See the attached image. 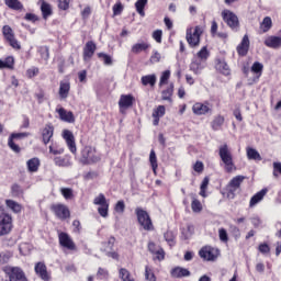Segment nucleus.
Wrapping results in <instances>:
<instances>
[{
	"instance_id": "obj_36",
	"label": "nucleus",
	"mask_w": 281,
	"mask_h": 281,
	"mask_svg": "<svg viewBox=\"0 0 281 281\" xmlns=\"http://www.w3.org/2000/svg\"><path fill=\"white\" fill-rule=\"evenodd\" d=\"M247 157L248 159H254L255 161H262V156H260V153L254 148H247Z\"/></svg>"
},
{
	"instance_id": "obj_47",
	"label": "nucleus",
	"mask_w": 281,
	"mask_h": 281,
	"mask_svg": "<svg viewBox=\"0 0 281 281\" xmlns=\"http://www.w3.org/2000/svg\"><path fill=\"white\" fill-rule=\"evenodd\" d=\"M224 123L225 119L223 116L215 117L214 121L212 122L213 131H218L220 126H223Z\"/></svg>"
},
{
	"instance_id": "obj_3",
	"label": "nucleus",
	"mask_w": 281,
	"mask_h": 281,
	"mask_svg": "<svg viewBox=\"0 0 281 281\" xmlns=\"http://www.w3.org/2000/svg\"><path fill=\"white\" fill-rule=\"evenodd\" d=\"M12 232V215L5 212V207L0 205V237L8 236Z\"/></svg>"
},
{
	"instance_id": "obj_13",
	"label": "nucleus",
	"mask_w": 281,
	"mask_h": 281,
	"mask_svg": "<svg viewBox=\"0 0 281 281\" xmlns=\"http://www.w3.org/2000/svg\"><path fill=\"white\" fill-rule=\"evenodd\" d=\"M194 115H212V105L209 102L195 103L192 106Z\"/></svg>"
},
{
	"instance_id": "obj_23",
	"label": "nucleus",
	"mask_w": 281,
	"mask_h": 281,
	"mask_svg": "<svg viewBox=\"0 0 281 281\" xmlns=\"http://www.w3.org/2000/svg\"><path fill=\"white\" fill-rule=\"evenodd\" d=\"M190 277V270L182 268V267H176L171 270V278H188Z\"/></svg>"
},
{
	"instance_id": "obj_12",
	"label": "nucleus",
	"mask_w": 281,
	"mask_h": 281,
	"mask_svg": "<svg viewBox=\"0 0 281 281\" xmlns=\"http://www.w3.org/2000/svg\"><path fill=\"white\" fill-rule=\"evenodd\" d=\"M59 245L64 247L65 249H69V251H76V244L74 243V239L69 236L67 233H59Z\"/></svg>"
},
{
	"instance_id": "obj_41",
	"label": "nucleus",
	"mask_w": 281,
	"mask_h": 281,
	"mask_svg": "<svg viewBox=\"0 0 281 281\" xmlns=\"http://www.w3.org/2000/svg\"><path fill=\"white\" fill-rule=\"evenodd\" d=\"M216 69L221 71L224 76H229V66L225 61H220L216 65Z\"/></svg>"
},
{
	"instance_id": "obj_8",
	"label": "nucleus",
	"mask_w": 281,
	"mask_h": 281,
	"mask_svg": "<svg viewBox=\"0 0 281 281\" xmlns=\"http://www.w3.org/2000/svg\"><path fill=\"white\" fill-rule=\"evenodd\" d=\"M199 256L207 262H214L218 258V249L206 246L199 251Z\"/></svg>"
},
{
	"instance_id": "obj_29",
	"label": "nucleus",
	"mask_w": 281,
	"mask_h": 281,
	"mask_svg": "<svg viewBox=\"0 0 281 281\" xmlns=\"http://www.w3.org/2000/svg\"><path fill=\"white\" fill-rule=\"evenodd\" d=\"M69 89H71L69 82H60L59 98H61L63 100L67 99L69 97Z\"/></svg>"
},
{
	"instance_id": "obj_25",
	"label": "nucleus",
	"mask_w": 281,
	"mask_h": 281,
	"mask_svg": "<svg viewBox=\"0 0 281 281\" xmlns=\"http://www.w3.org/2000/svg\"><path fill=\"white\" fill-rule=\"evenodd\" d=\"M268 190L262 189L261 191L257 192L251 199H250V207H254V205H258L262 199L267 195Z\"/></svg>"
},
{
	"instance_id": "obj_45",
	"label": "nucleus",
	"mask_w": 281,
	"mask_h": 281,
	"mask_svg": "<svg viewBox=\"0 0 281 281\" xmlns=\"http://www.w3.org/2000/svg\"><path fill=\"white\" fill-rule=\"evenodd\" d=\"M149 161H150L153 171L157 172V168H158V165H157V154H155L154 149L150 150Z\"/></svg>"
},
{
	"instance_id": "obj_46",
	"label": "nucleus",
	"mask_w": 281,
	"mask_h": 281,
	"mask_svg": "<svg viewBox=\"0 0 281 281\" xmlns=\"http://www.w3.org/2000/svg\"><path fill=\"white\" fill-rule=\"evenodd\" d=\"M145 280L147 281H157V277L155 276V272H153V269L150 267H145Z\"/></svg>"
},
{
	"instance_id": "obj_18",
	"label": "nucleus",
	"mask_w": 281,
	"mask_h": 281,
	"mask_svg": "<svg viewBox=\"0 0 281 281\" xmlns=\"http://www.w3.org/2000/svg\"><path fill=\"white\" fill-rule=\"evenodd\" d=\"M93 54H95V43L87 42L83 48V60H91L93 58Z\"/></svg>"
},
{
	"instance_id": "obj_20",
	"label": "nucleus",
	"mask_w": 281,
	"mask_h": 281,
	"mask_svg": "<svg viewBox=\"0 0 281 281\" xmlns=\"http://www.w3.org/2000/svg\"><path fill=\"white\" fill-rule=\"evenodd\" d=\"M248 52H249V36L244 35L240 44L237 46V53L240 56H247Z\"/></svg>"
},
{
	"instance_id": "obj_37",
	"label": "nucleus",
	"mask_w": 281,
	"mask_h": 281,
	"mask_svg": "<svg viewBox=\"0 0 281 281\" xmlns=\"http://www.w3.org/2000/svg\"><path fill=\"white\" fill-rule=\"evenodd\" d=\"M147 3H148V0H137L136 1L135 8L139 15L146 16V12H144V9L146 8Z\"/></svg>"
},
{
	"instance_id": "obj_59",
	"label": "nucleus",
	"mask_w": 281,
	"mask_h": 281,
	"mask_svg": "<svg viewBox=\"0 0 281 281\" xmlns=\"http://www.w3.org/2000/svg\"><path fill=\"white\" fill-rule=\"evenodd\" d=\"M124 10V7H122V3H116L113 5V14L114 16H120L122 14V11Z\"/></svg>"
},
{
	"instance_id": "obj_38",
	"label": "nucleus",
	"mask_w": 281,
	"mask_h": 281,
	"mask_svg": "<svg viewBox=\"0 0 281 281\" xmlns=\"http://www.w3.org/2000/svg\"><path fill=\"white\" fill-rule=\"evenodd\" d=\"M175 91V85H170L169 88L162 91L161 98L162 100H167L168 102H172V92Z\"/></svg>"
},
{
	"instance_id": "obj_63",
	"label": "nucleus",
	"mask_w": 281,
	"mask_h": 281,
	"mask_svg": "<svg viewBox=\"0 0 281 281\" xmlns=\"http://www.w3.org/2000/svg\"><path fill=\"white\" fill-rule=\"evenodd\" d=\"M26 74H27L29 78H34V76H36V74H38V68L33 67V68L29 69L26 71Z\"/></svg>"
},
{
	"instance_id": "obj_28",
	"label": "nucleus",
	"mask_w": 281,
	"mask_h": 281,
	"mask_svg": "<svg viewBox=\"0 0 281 281\" xmlns=\"http://www.w3.org/2000/svg\"><path fill=\"white\" fill-rule=\"evenodd\" d=\"M55 165H57L59 168H69L71 164V158L69 157H55L54 158Z\"/></svg>"
},
{
	"instance_id": "obj_32",
	"label": "nucleus",
	"mask_w": 281,
	"mask_h": 281,
	"mask_svg": "<svg viewBox=\"0 0 281 281\" xmlns=\"http://www.w3.org/2000/svg\"><path fill=\"white\" fill-rule=\"evenodd\" d=\"M41 10L43 14V19L47 20L52 16V5L45 1H42Z\"/></svg>"
},
{
	"instance_id": "obj_58",
	"label": "nucleus",
	"mask_w": 281,
	"mask_h": 281,
	"mask_svg": "<svg viewBox=\"0 0 281 281\" xmlns=\"http://www.w3.org/2000/svg\"><path fill=\"white\" fill-rule=\"evenodd\" d=\"M153 38L156 43H161V37L164 36V32L161 30H156L153 32Z\"/></svg>"
},
{
	"instance_id": "obj_55",
	"label": "nucleus",
	"mask_w": 281,
	"mask_h": 281,
	"mask_svg": "<svg viewBox=\"0 0 281 281\" xmlns=\"http://www.w3.org/2000/svg\"><path fill=\"white\" fill-rule=\"evenodd\" d=\"M64 199L69 200V199H74V190L69 189V188H63L60 190Z\"/></svg>"
},
{
	"instance_id": "obj_64",
	"label": "nucleus",
	"mask_w": 281,
	"mask_h": 281,
	"mask_svg": "<svg viewBox=\"0 0 281 281\" xmlns=\"http://www.w3.org/2000/svg\"><path fill=\"white\" fill-rule=\"evenodd\" d=\"M259 251L261 254H269V251H270L269 245H267V244L259 245Z\"/></svg>"
},
{
	"instance_id": "obj_24",
	"label": "nucleus",
	"mask_w": 281,
	"mask_h": 281,
	"mask_svg": "<svg viewBox=\"0 0 281 281\" xmlns=\"http://www.w3.org/2000/svg\"><path fill=\"white\" fill-rule=\"evenodd\" d=\"M265 45L267 47H271L272 49H278V47H281V37L270 36L265 40Z\"/></svg>"
},
{
	"instance_id": "obj_34",
	"label": "nucleus",
	"mask_w": 281,
	"mask_h": 281,
	"mask_svg": "<svg viewBox=\"0 0 281 281\" xmlns=\"http://www.w3.org/2000/svg\"><path fill=\"white\" fill-rule=\"evenodd\" d=\"M195 58L202 63H205V60L210 58V52L207 50V46L202 47L201 50L196 54Z\"/></svg>"
},
{
	"instance_id": "obj_5",
	"label": "nucleus",
	"mask_w": 281,
	"mask_h": 281,
	"mask_svg": "<svg viewBox=\"0 0 281 281\" xmlns=\"http://www.w3.org/2000/svg\"><path fill=\"white\" fill-rule=\"evenodd\" d=\"M2 34L10 47L13 49H21V43H19V40L14 36V31L10 25H4L2 27Z\"/></svg>"
},
{
	"instance_id": "obj_30",
	"label": "nucleus",
	"mask_w": 281,
	"mask_h": 281,
	"mask_svg": "<svg viewBox=\"0 0 281 281\" xmlns=\"http://www.w3.org/2000/svg\"><path fill=\"white\" fill-rule=\"evenodd\" d=\"M5 205H7V207H9V210L14 212L15 214H19L21 212V210H23V206H21V204H19L14 200H5Z\"/></svg>"
},
{
	"instance_id": "obj_53",
	"label": "nucleus",
	"mask_w": 281,
	"mask_h": 281,
	"mask_svg": "<svg viewBox=\"0 0 281 281\" xmlns=\"http://www.w3.org/2000/svg\"><path fill=\"white\" fill-rule=\"evenodd\" d=\"M218 236H220V240L222 243H228L229 241V236L227 235V231L225 228H220L218 229Z\"/></svg>"
},
{
	"instance_id": "obj_48",
	"label": "nucleus",
	"mask_w": 281,
	"mask_h": 281,
	"mask_svg": "<svg viewBox=\"0 0 281 281\" xmlns=\"http://www.w3.org/2000/svg\"><path fill=\"white\" fill-rule=\"evenodd\" d=\"M98 58L103 60L104 65L111 66L113 65V58H111V55L104 54V53H99Z\"/></svg>"
},
{
	"instance_id": "obj_56",
	"label": "nucleus",
	"mask_w": 281,
	"mask_h": 281,
	"mask_svg": "<svg viewBox=\"0 0 281 281\" xmlns=\"http://www.w3.org/2000/svg\"><path fill=\"white\" fill-rule=\"evenodd\" d=\"M8 146L13 150V153H21V147L14 143L13 138L9 137Z\"/></svg>"
},
{
	"instance_id": "obj_26",
	"label": "nucleus",
	"mask_w": 281,
	"mask_h": 281,
	"mask_svg": "<svg viewBox=\"0 0 281 281\" xmlns=\"http://www.w3.org/2000/svg\"><path fill=\"white\" fill-rule=\"evenodd\" d=\"M140 82L144 87H155L157 85V76L156 75H146L140 78Z\"/></svg>"
},
{
	"instance_id": "obj_50",
	"label": "nucleus",
	"mask_w": 281,
	"mask_h": 281,
	"mask_svg": "<svg viewBox=\"0 0 281 281\" xmlns=\"http://www.w3.org/2000/svg\"><path fill=\"white\" fill-rule=\"evenodd\" d=\"M168 80H170V70H165L161 74L160 81H159V87H164V85H167Z\"/></svg>"
},
{
	"instance_id": "obj_44",
	"label": "nucleus",
	"mask_w": 281,
	"mask_h": 281,
	"mask_svg": "<svg viewBox=\"0 0 281 281\" xmlns=\"http://www.w3.org/2000/svg\"><path fill=\"white\" fill-rule=\"evenodd\" d=\"M262 69H265V66L260 61H256L251 66V71L254 74H258V77L262 76Z\"/></svg>"
},
{
	"instance_id": "obj_6",
	"label": "nucleus",
	"mask_w": 281,
	"mask_h": 281,
	"mask_svg": "<svg viewBox=\"0 0 281 281\" xmlns=\"http://www.w3.org/2000/svg\"><path fill=\"white\" fill-rule=\"evenodd\" d=\"M201 34H203V27L202 26H195L194 32H187V43L190 45V47H199L201 43Z\"/></svg>"
},
{
	"instance_id": "obj_1",
	"label": "nucleus",
	"mask_w": 281,
	"mask_h": 281,
	"mask_svg": "<svg viewBox=\"0 0 281 281\" xmlns=\"http://www.w3.org/2000/svg\"><path fill=\"white\" fill-rule=\"evenodd\" d=\"M100 159H101L100 155H98L94 147L86 146L81 150V157L79 158V164H81V166H91L93 164H98Z\"/></svg>"
},
{
	"instance_id": "obj_9",
	"label": "nucleus",
	"mask_w": 281,
	"mask_h": 281,
	"mask_svg": "<svg viewBox=\"0 0 281 281\" xmlns=\"http://www.w3.org/2000/svg\"><path fill=\"white\" fill-rule=\"evenodd\" d=\"M50 210L54 212L57 218H60V221H65L71 216L69 207H67L65 204H55L50 207Z\"/></svg>"
},
{
	"instance_id": "obj_49",
	"label": "nucleus",
	"mask_w": 281,
	"mask_h": 281,
	"mask_svg": "<svg viewBox=\"0 0 281 281\" xmlns=\"http://www.w3.org/2000/svg\"><path fill=\"white\" fill-rule=\"evenodd\" d=\"M161 61V53L157 52V50H154L150 58H149V63L151 65H155L157 63H160Z\"/></svg>"
},
{
	"instance_id": "obj_51",
	"label": "nucleus",
	"mask_w": 281,
	"mask_h": 281,
	"mask_svg": "<svg viewBox=\"0 0 281 281\" xmlns=\"http://www.w3.org/2000/svg\"><path fill=\"white\" fill-rule=\"evenodd\" d=\"M94 205H106L109 202H106V196H104L103 193H100L97 198L93 200Z\"/></svg>"
},
{
	"instance_id": "obj_62",
	"label": "nucleus",
	"mask_w": 281,
	"mask_h": 281,
	"mask_svg": "<svg viewBox=\"0 0 281 281\" xmlns=\"http://www.w3.org/2000/svg\"><path fill=\"white\" fill-rule=\"evenodd\" d=\"M193 170L195 172H203V164L201 161H196L193 166Z\"/></svg>"
},
{
	"instance_id": "obj_21",
	"label": "nucleus",
	"mask_w": 281,
	"mask_h": 281,
	"mask_svg": "<svg viewBox=\"0 0 281 281\" xmlns=\"http://www.w3.org/2000/svg\"><path fill=\"white\" fill-rule=\"evenodd\" d=\"M150 49L148 42H138L134 44L131 48L132 54H142V52H147Z\"/></svg>"
},
{
	"instance_id": "obj_22",
	"label": "nucleus",
	"mask_w": 281,
	"mask_h": 281,
	"mask_svg": "<svg viewBox=\"0 0 281 281\" xmlns=\"http://www.w3.org/2000/svg\"><path fill=\"white\" fill-rule=\"evenodd\" d=\"M203 69H205V63L194 57L190 64V70L193 71V74L199 75L201 71H203Z\"/></svg>"
},
{
	"instance_id": "obj_60",
	"label": "nucleus",
	"mask_w": 281,
	"mask_h": 281,
	"mask_svg": "<svg viewBox=\"0 0 281 281\" xmlns=\"http://www.w3.org/2000/svg\"><path fill=\"white\" fill-rule=\"evenodd\" d=\"M58 8L60 10H69V0H58Z\"/></svg>"
},
{
	"instance_id": "obj_40",
	"label": "nucleus",
	"mask_w": 281,
	"mask_h": 281,
	"mask_svg": "<svg viewBox=\"0 0 281 281\" xmlns=\"http://www.w3.org/2000/svg\"><path fill=\"white\" fill-rule=\"evenodd\" d=\"M12 196H23V188L19 183H13L11 186Z\"/></svg>"
},
{
	"instance_id": "obj_27",
	"label": "nucleus",
	"mask_w": 281,
	"mask_h": 281,
	"mask_svg": "<svg viewBox=\"0 0 281 281\" xmlns=\"http://www.w3.org/2000/svg\"><path fill=\"white\" fill-rule=\"evenodd\" d=\"M29 172H38L41 160L38 158H31L26 162Z\"/></svg>"
},
{
	"instance_id": "obj_57",
	"label": "nucleus",
	"mask_w": 281,
	"mask_h": 281,
	"mask_svg": "<svg viewBox=\"0 0 281 281\" xmlns=\"http://www.w3.org/2000/svg\"><path fill=\"white\" fill-rule=\"evenodd\" d=\"M25 137H30V133H27V132L12 133L9 138H11V139H23Z\"/></svg>"
},
{
	"instance_id": "obj_43",
	"label": "nucleus",
	"mask_w": 281,
	"mask_h": 281,
	"mask_svg": "<svg viewBox=\"0 0 281 281\" xmlns=\"http://www.w3.org/2000/svg\"><path fill=\"white\" fill-rule=\"evenodd\" d=\"M114 245H115V237H110L108 241H104L102 244L101 250L104 251V249H108V251H113Z\"/></svg>"
},
{
	"instance_id": "obj_54",
	"label": "nucleus",
	"mask_w": 281,
	"mask_h": 281,
	"mask_svg": "<svg viewBox=\"0 0 281 281\" xmlns=\"http://www.w3.org/2000/svg\"><path fill=\"white\" fill-rule=\"evenodd\" d=\"M98 212L100 216H102L103 218H106V216H109V203L100 205L98 209Z\"/></svg>"
},
{
	"instance_id": "obj_52",
	"label": "nucleus",
	"mask_w": 281,
	"mask_h": 281,
	"mask_svg": "<svg viewBox=\"0 0 281 281\" xmlns=\"http://www.w3.org/2000/svg\"><path fill=\"white\" fill-rule=\"evenodd\" d=\"M166 115V106L159 105L153 113V117H164Z\"/></svg>"
},
{
	"instance_id": "obj_10",
	"label": "nucleus",
	"mask_w": 281,
	"mask_h": 281,
	"mask_svg": "<svg viewBox=\"0 0 281 281\" xmlns=\"http://www.w3.org/2000/svg\"><path fill=\"white\" fill-rule=\"evenodd\" d=\"M135 104V97L133 94H122L119 100V109L121 113H124L127 109H131Z\"/></svg>"
},
{
	"instance_id": "obj_11",
	"label": "nucleus",
	"mask_w": 281,
	"mask_h": 281,
	"mask_svg": "<svg viewBox=\"0 0 281 281\" xmlns=\"http://www.w3.org/2000/svg\"><path fill=\"white\" fill-rule=\"evenodd\" d=\"M34 271L37 277L41 278L43 281H49L52 280V276H49V272H47V266L43 261H38L35 263Z\"/></svg>"
},
{
	"instance_id": "obj_15",
	"label": "nucleus",
	"mask_w": 281,
	"mask_h": 281,
	"mask_svg": "<svg viewBox=\"0 0 281 281\" xmlns=\"http://www.w3.org/2000/svg\"><path fill=\"white\" fill-rule=\"evenodd\" d=\"M9 279L16 281H27V277H25V272L19 267L10 268Z\"/></svg>"
},
{
	"instance_id": "obj_42",
	"label": "nucleus",
	"mask_w": 281,
	"mask_h": 281,
	"mask_svg": "<svg viewBox=\"0 0 281 281\" xmlns=\"http://www.w3.org/2000/svg\"><path fill=\"white\" fill-rule=\"evenodd\" d=\"M191 209H192V212H194L195 214H199V212L203 211V204H201V201L193 198L191 203Z\"/></svg>"
},
{
	"instance_id": "obj_31",
	"label": "nucleus",
	"mask_w": 281,
	"mask_h": 281,
	"mask_svg": "<svg viewBox=\"0 0 281 281\" xmlns=\"http://www.w3.org/2000/svg\"><path fill=\"white\" fill-rule=\"evenodd\" d=\"M0 69H14V57L8 56L5 60L0 59Z\"/></svg>"
},
{
	"instance_id": "obj_35",
	"label": "nucleus",
	"mask_w": 281,
	"mask_h": 281,
	"mask_svg": "<svg viewBox=\"0 0 281 281\" xmlns=\"http://www.w3.org/2000/svg\"><path fill=\"white\" fill-rule=\"evenodd\" d=\"M273 25V22L271 21L270 16H266L262 22L260 23V30H262V32H269L271 30Z\"/></svg>"
},
{
	"instance_id": "obj_7",
	"label": "nucleus",
	"mask_w": 281,
	"mask_h": 281,
	"mask_svg": "<svg viewBox=\"0 0 281 281\" xmlns=\"http://www.w3.org/2000/svg\"><path fill=\"white\" fill-rule=\"evenodd\" d=\"M223 21H225L226 25L231 27V30H238L240 22L238 21V15L229 10H224L222 12Z\"/></svg>"
},
{
	"instance_id": "obj_4",
	"label": "nucleus",
	"mask_w": 281,
	"mask_h": 281,
	"mask_svg": "<svg viewBox=\"0 0 281 281\" xmlns=\"http://www.w3.org/2000/svg\"><path fill=\"white\" fill-rule=\"evenodd\" d=\"M135 214L143 229H145L146 232H150V229H153V220H150V215L148 214V212H146L144 209L136 207Z\"/></svg>"
},
{
	"instance_id": "obj_33",
	"label": "nucleus",
	"mask_w": 281,
	"mask_h": 281,
	"mask_svg": "<svg viewBox=\"0 0 281 281\" xmlns=\"http://www.w3.org/2000/svg\"><path fill=\"white\" fill-rule=\"evenodd\" d=\"M4 3L11 10H23V3L19 0H4Z\"/></svg>"
},
{
	"instance_id": "obj_17",
	"label": "nucleus",
	"mask_w": 281,
	"mask_h": 281,
	"mask_svg": "<svg viewBox=\"0 0 281 281\" xmlns=\"http://www.w3.org/2000/svg\"><path fill=\"white\" fill-rule=\"evenodd\" d=\"M57 113H58L60 120H63V122H68L69 124H74L76 122L74 112H71V111L67 112V110H65V108H60L59 110H57Z\"/></svg>"
},
{
	"instance_id": "obj_14",
	"label": "nucleus",
	"mask_w": 281,
	"mask_h": 281,
	"mask_svg": "<svg viewBox=\"0 0 281 281\" xmlns=\"http://www.w3.org/2000/svg\"><path fill=\"white\" fill-rule=\"evenodd\" d=\"M63 137L72 155H76L78 148L76 147V138L74 137V133L69 130H65L63 132Z\"/></svg>"
},
{
	"instance_id": "obj_39",
	"label": "nucleus",
	"mask_w": 281,
	"mask_h": 281,
	"mask_svg": "<svg viewBox=\"0 0 281 281\" xmlns=\"http://www.w3.org/2000/svg\"><path fill=\"white\" fill-rule=\"evenodd\" d=\"M119 276L122 281H135V279L131 278V272L126 268H121Z\"/></svg>"
},
{
	"instance_id": "obj_16",
	"label": "nucleus",
	"mask_w": 281,
	"mask_h": 281,
	"mask_svg": "<svg viewBox=\"0 0 281 281\" xmlns=\"http://www.w3.org/2000/svg\"><path fill=\"white\" fill-rule=\"evenodd\" d=\"M243 181H245V176H236L229 181L228 192L231 194H233V196H234L236 190H238L240 188V183H243Z\"/></svg>"
},
{
	"instance_id": "obj_19",
	"label": "nucleus",
	"mask_w": 281,
	"mask_h": 281,
	"mask_svg": "<svg viewBox=\"0 0 281 281\" xmlns=\"http://www.w3.org/2000/svg\"><path fill=\"white\" fill-rule=\"evenodd\" d=\"M42 137L45 145L52 142V137H54V126H52V124L45 125L42 130Z\"/></svg>"
},
{
	"instance_id": "obj_2",
	"label": "nucleus",
	"mask_w": 281,
	"mask_h": 281,
	"mask_svg": "<svg viewBox=\"0 0 281 281\" xmlns=\"http://www.w3.org/2000/svg\"><path fill=\"white\" fill-rule=\"evenodd\" d=\"M218 155L225 166L226 172H234L236 166H234V158L232 157V151H229L227 144L220 146Z\"/></svg>"
},
{
	"instance_id": "obj_61",
	"label": "nucleus",
	"mask_w": 281,
	"mask_h": 281,
	"mask_svg": "<svg viewBox=\"0 0 281 281\" xmlns=\"http://www.w3.org/2000/svg\"><path fill=\"white\" fill-rule=\"evenodd\" d=\"M126 205L124 204V201H119L115 205V212H124Z\"/></svg>"
}]
</instances>
